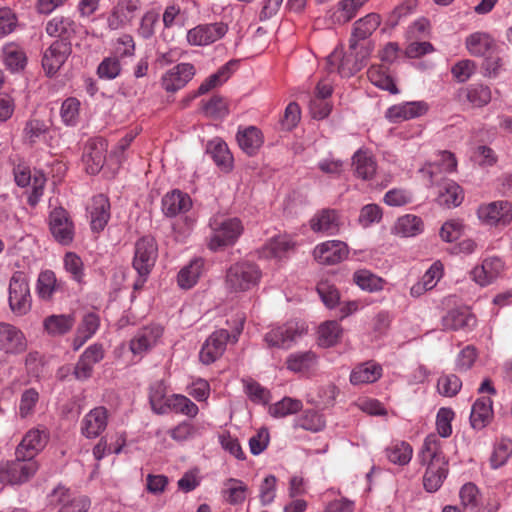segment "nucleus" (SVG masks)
Wrapping results in <instances>:
<instances>
[{"label": "nucleus", "mask_w": 512, "mask_h": 512, "mask_svg": "<svg viewBox=\"0 0 512 512\" xmlns=\"http://www.w3.org/2000/svg\"><path fill=\"white\" fill-rule=\"evenodd\" d=\"M27 348V340L18 328L2 323V352L15 355L23 353Z\"/></svg>", "instance_id": "nucleus-28"}, {"label": "nucleus", "mask_w": 512, "mask_h": 512, "mask_svg": "<svg viewBox=\"0 0 512 512\" xmlns=\"http://www.w3.org/2000/svg\"><path fill=\"white\" fill-rule=\"evenodd\" d=\"M313 255L320 264L334 265L342 262L348 256L346 243L339 240H329L318 244Z\"/></svg>", "instance_id": "nucleus-17"}, {"label": "nucleus", "mask_w": 512, "mask_h": 512, "mask_svg": "<svg viewBox=\"0 0 512 512\" xmlns=\"http://www.w3.org/2000/svg\"><path fill=\"white\" fill-rule=\"evenodd\" d=\"M418 458L422 465L427 466L423 477L424 488L428 492L437 491L448 475V459L436 434L426 436Z\"/></svg>", "instance_id": "nucleus-1"}, {"label": "nucleus", "mask_w": 512, "mask_h": 512, "mask_svg": "<svg viewBox=\"0 0 512 512\" xmlns=\"http://www.w3.org/2000/svg\"><path fill=\"white\" fill-rule=\"evenodd\" d=\"M72 52L71 43L65 40L54 41L44 52L42 67L47 76L55 75Z\"/></svg>", "instance_id": "nucleus-12"}, {"label": "nucleus", "mask_w": 512, "mask_h": 512, "mask_svg": "<svg viewBox=\"0 0 512 512\" xmlns=\"http://www.w3.org/2000/svg\"><path fill=\"white\" fill-rule=\"evenodd\" d=\"M64 269L73 280L81 282L84 277V264L82 259L74 252H67L63 258Z\"/></svg>", "instance_id": "nucleus-60"}, {"label": "nucleus", "mask_w": 512, "mask_h": 512, "mask_svg": "<svg viewBox=\"0 0 512 512\" xmlns=\"http://www.w3.org/2000/svg\"><path fill=\"white\" fill-rule=\"evenodd\" d=\"M380 16L376 13H370L357 20L353 24L352 34L349 40V49L357 50L358 42L367 39L380 25Z\"/></svg>", "instance_id": "nucleus-27"}, {"label": "nucleus", "mask_w": 512, "mask_h": 512, "mask_svg": "<svg viewBox=\"0 0 512 512\" xmlns=\"http://www.w3.org/2000/svg\"><path fill=\"white\" fill-rule=\"evenodd\" d=\"M227 31V25L222 22L198 25L187 32V42L192 46H206L223 38Z\"/></svg>", "instance_id": "nucleus-14"}, {"label": "nucleus", "mask_w": 512, "mask_h": 512, "mask_svg": "<svg viewBox=\"0 0 512 512\" xmlns=\"http://www.w3.org/2000/svg\"><path fill=\"white\" fill-rule=\"evenodd\" d=\"M455 413L450 408H440L436 416V429L438 434L447 438L452 434V420L454 419Z\"/></svg>", "instance_id": "nucleus-63"}, {"label": "nucleus", "mask_w": 512, "mask_h": 512, "mask_svg": "<svg viewBox=\"0 0 512 512\" xmlns=\"http://www.w3.org/2000/svg\"><path fill=\"white\" fill-rule=\"evenodd\" d=\"M79 494H75L69 488L58 485L47 496L48 504L53 507H64L73 501Z\"/></svg>", "instance_id": "nucleus-62"}, {"label": "nucleus", "mask_w": 512, "mask_h": 512, "mask_svg": "<svg viewBox=\"0 0 512 512\" xmlns=\"http://www.w3.org/2000/svg\"><path fill=\"white\" fill-rule=\"evenodd\" d=\"M342 334L343 329L337 321H326L318 328V343L325 348L332 347L340 341Z\"/></svg>", "instance_id": "nucleus-46"}, {"label": "nucleus", "mask_w": 512, "mask_h": 512, "mask_svg": "<svg viewBox=\"0 0 512 512\" xmlns=\"http://www.w3.org/2000/svg\"><path fill=\"white\" fill-rule=\"evenodd\" d=\"M465 45L471 55L486 56L495 47V40L486 32H475L466 38Z\"/></svg>", "instance_id": "nucleus-40"}, {"label": "nucleus", "mask_w": 512, "mask_h": 512, "mask_svg": "<svg viewBox=\"0 0 512 512\" xmlns=\"http://www.w3.org/2000/svg\"><path fill=\"white\" fill-rule=\"evenodd\" d=\"M369 81L376 87L389 91L392 94L398 93L392 77L388 74L387 69L383 66H371L367 71Z\"/></svg>", "instance_id": "nucleus-50"}, {"label": "nucleus", "mask_w": 512, "mask_h": 512, "mask_svg": "<svg viewBox=\"0 0 512 512\" xmlns=\"http://www.w3.org/2000/svg\"><path fill=\"white\" fill-rule=\"evenodd\" d=\"M191 198L187 193L180 190H173L167 193L162 199V211L168 217H175L190 210Z\"/></svg>", "instance_id": "nucleus-29"}, {"label": "nucleus", "mask_w": 512, "mask_h": 512, "mask_svg": "<svg viewBox=\"0 0 512 512\" xmlns=\"http://www.w3.org/2000/svg\"><path fill=\"white\" fill-rule=\"evenodd\" d=\"M429 105L425 101L404 102L393 105L386 111V118L394 123L410 120L425 115Z\"/></svg>", "instance_id": "nucleus-21"}, {"label": "nucleus", "mask_w": 512, "mask_h": 512, "mask_svg": "<svg viewBox=\"0 0 512 512\" xmlns=\"http://www.w3.org/2000/svg\"><path fill=\"white\" fill-rule=\"evenodd\" d=\"M80 101L77 98L69 97L61 105L60 116L67 126H75L79 120Z\"/></svg>", "instance_id": "nucleus-56"}, {"label": "nucleus", "mask_w": 512, "mask_h": 512, "mask_svg": "<svg viewBox=\"0 0 512 512\" xmlns=\"http://www.w3.org/2000/svg\"><path fill=\"white\" fill-rule=\"evenodd\" d=\"M462 387L461 379L455 374H445L439 377L437 382L438 392L445 397H453Z\"/></svg>", "instance_id": "nucleus-59"}, {"label": "nucleus", "mask_w": 512, "mask_h": 512, "mask_svg": "<svg viewBox=\"0 0 512 512\" xmlns=\"http://www.w3.org/2000/svg\"><path fill=\"white\" fill-rule=\"evenodd\" d=\"M318 363L317 355L312 351L295 352L286 359V367L294 373H308L314 370Z\"/></svg>", "instance_id": "nucleus-36"}, {"label": "nucleus", "mask_w": 512, "mask_h": 512, "mask_svg": "<svg viewBox=\"0 0 512 512\" xmlns=\"http://www.w3.org/2000/svg\"><path fill=\"white\" fill-rule=\"evenodd\" d=\"M77 24L70 17L55 16L46 24V32L52 37L69 39L76 34Z\"/></svg>", "instance_id": "nucleus-41"}, {"label": "nucleus", "mask_w": 512, "mask_h": 512, "mask_svg": "<svg viewBox=\"0 0 512 512\" xmlns=\"http://www.w3.org/2000/svg\"><path fill=\"white\" fill-rule=\"evenodd\" d=\"M292 248L291 243L283 237H276L268 241L261 249L263 258H282Z\"/></svg>", "instance_id": "nucleus-54"}, {"label": "nucleus", "mask_w": 512, "mask_h": 512, "mask_svg": "<svg viewBox=\"0 0 512 512\" xmlns=\"http://www.w3.org/2000/svg\"><path fill=\"white\" fill-rule=\"evenodd\" d=\"M121 73L120 60L116 56L105 57L97 68V75L100 79L112 80Z\"/></svg>", "instance_id": "nucleus-58"}, {"label": "nucleus", "mask_w": 512, "mask_h": 512, "mask_svg": "<svg viewBox=\"0 0 512 512\" xmlns=\"http://www.w3.org/2000/svg\"><path fill=\"white\" fill-rule=\"evenodd\" d=\"M2 60L8 70L19 72L27 63L24 49L17 43H8L2 49Z\"/></svg>", "instance_id": "nucleus-37"}, {"label": "nucleus", "mask_w": 512, "mask_h": 512, "mask_svg": "<svg viewBox=\"0 0 512 512\" xmlns=\"http://www.w3.org/2000/svg\"><path fill=\"white\" fill-rule=\"evenodd\" d=\"M88 213L90 215L91 229L95 232L102 231L110 219L109 199L103 194L94 196L88 207Z\"/></svg>", "instance_id": "nucleus-26"}, {"label": "nucleus", "mask_w": 512, "mask_h": 512, "mask_svg": "<svg viewBox=\"0 0 512 512\" xmlns=\"http://www.w3.org/2000/svg\"><path fill=\"white\" fill-rule=\"evenodd\" d=\"M493 401L489 397H481L475 401L470 414L471 426L476 430L486 427L493 417Z\"/></svg>", "instance_id": "nucleus-32"}, {"label": "nucleus", "mask_w": 512, "mask_h": 512, "mask_svg": "<svg viewBox=\"0 0 512 512\" xmlns=\"http://www.w3.org/2000/svg\"><path fill=\"white\" fill-rule=\"evenodd\" d=\"M211 235L208 248L218 251L234 245L243 232V225L238 218H215L210 221Z\"/></svg>", "instance_id": "nucleus-5"}, {"label": "nucleus", "mask_w": 512, "mask_h": 512, "mask_svg": "<svg viewBox=\"0 0 512 512\" xmlns=\"http://www.w3.org/2000/svg\"><path fill=\"white\" fill-rule=\"evenodd\" d=\"M360 8L351 0H341L328 11V18L333 24H345L352 20Z\"/></svg>", "instance_id": "nucleus-44"}, {"label": "nucleus", "mask_w": 512, "mask_h": 512, "mask_svg": "<svg viewBox=\"0 0 512 512\" xmlns=\"http://www.w3.org/2000/svg\"><path fill=\"white\" fill-rule=\"evenodd\" d=\"M248 491L249 488L243 481L229 478L224 482L222 495L227 503L239 505L245 501Z\"/></svg>", "instance_id": "nucleus-43"}, {"label": "nucleus", "mask_w": 512, "mask_h": 512, "mask_svg": "<svg viewBox=\"0 0 512 512\" xmlns=\"http://www.w3.org/2000/svg\"><path fill=\"white\" fill-rule=\"evenodd\" d=\"M512 454V441L502 439L494 447L493 453L490 458L492 468L496 469L503 466Z\"/></svg>", "instance_id": "nucleus-61"}, {"label": "nucleus", "mask_w": 512, "mask_h": 512, "mask_svg": "<svg viewBox=\"0 0 512 512\" xmlns=\"http://www.w3.org/2000/svg\"><path fill=\"white\" fill-rule=\"evenodd\" d=\"M108 143L103 138H94L87 142L82 160L87 173L95 175L103 168L106 160Z\"/></svg>", "instance_id": "nucleus-15"}, {"label": "nucleus", "mask_w": 512, "mask_h": 512, "mask_svg": "<svg viewBox=\"0 0 512 512\" xmlns=\"http://www.w3.org/2000/svg\"><path fill=\"white\" fill-rule=\"evenodd\" d=\"M163 334V328L160 325H149L137 331L130 341V350L133 354L141 355L152 349Z\"/></svg>", "instance_id": "nucleus-20"}, {"label": "nucleus", "mask_w": 512, "mask_h": 512, "mask_svg": "<svg viewBox=\"0 0 512 512\" xmlns=\"http://www.w3.org/2000/svg\"><path fill=\"white\" fill-rule=\"evenodd\" d=\"M475 325L476 318L468 309L450 310L442 318V326L445 330L471 329Z\"/></svg>", "instance_id": "nucleus-34"}, {"label": "nucleus", "mask_w": 512, "mask_h": 512, "mask_svg": "<svg viewBox=\"0 0 512 512\" xmlns=\"http://www.w3.org/2000/svg\"><path fill=\"white\" fill-rule=\"evenodd\" d=\"M413 195L410 191L402 188H393L387 191L383 201L388 206L399 207L411 203Z\"/></svg>", "instance_id": "nucleus-64"}, {"label": "nucleus", "mask_w": 512, "mask_h": 512, "mask_svg": "<svg viewBox=\"0 0 512 512\" xmlns=\"http://www.w3.org/2000/svg\"><path fill=\"white\" fill-rule=\"evenodd\" d=\"M48 440V434L45 430L38 428L29 430L16 448V456L35 460L36 455L42 451Z\"/></svg>", "instance_id": "nucleus-18"}, {"label": "nucleus", "mask_w": 512, "mask_h": 512, "mask_svg": "<svg viewBox=\"0 0 512 512\" xmlns=\"http://www.w3.org/2000/svg\"><path fill=\"white\" fill-rule=\"evenodd\" d=\"M8 302L11 311L18 316L27 314L31 309L32 298L27 276L17 271L10 279L8 288Z\"/></svg>", "instance_id": "nucleus-7"}, {"label": "nucleus", "mask_w": 512, "mask_h": 512, "mask_svg": "<svg viewBox=\"0 0 512 512\" xmlns=\"http://www.w3.org/2000/svg\"><path fill=\"white\" fill-rule=\"evenodd\" d=\"M204 268V260L201 258L193 259L187 266L183 267L177 277L178 284L183 289H190L193 287L199 277L201 276Z\"/></svg>", "instance_id": "nucleus-45"}, {"label": "nucleus", "mask_w": 512, "mask_h": 512, "mask_svg": "<svg viewBox=\"0 0 512 512\" xmlns=\"http://www.w3.org/2000/svg\"><path fill=\"white\" fill-rule=\"evenodd\" d=\"M75 322L73 314H53L43 320V329L52 337L62 336L72 330Z\"/></svg>", "instance_id": "nucleus-31"}, {"label": "nucleus", "mask_w": 512, "mask_h": 512, "mask_svg": "<svg viewBox=\"0 0 512 512\" xmlns=\"http://www.w3.org/2000/svg\"><path fill=\"white\" fill-rule=\"evenodd\" d=\"M459 97L473 108H482L491 101L492 92L489 86L474 83L460 89Z\"/></svg>", "instance_id": "nucleus-30"}, {"label": "nucleus", "mask_w": 512, "mask_h": 512, "mask_svg": "<svg viewBox=\"0 0 512 512\" xmlns=\"http://www.w3.org/2000/svg\"><path fill=\"white\" fill-rule=\"evenodd\" d=\"M140 0H120L107 16V26L110 30H118L130 24L135 12L140 9Z\"/></svg>", "instance_id": "nucleus-16"}, {"label": "nucleus", "mask_w": 512, "mask_h": 512, "mask_svg": "<svg viewBox=\"0 0 512 512\" xmlns=\"http://www.w3.org/2000/svg\"><path fill=\"white\" fill-rule=\"evenodd\" d=\"M261 278L259 267L249 261L231 265L225 276V288L232 293L246 292L256 286Z\"/></svg>", "instance_id": "nucleus-3"}, {"label": "nucleus", "mask_w": 512, "mask_h": 512, "mask_svg": "<svg viewBox=\"0 0 512 512\" xmlns=\"http://www.w3.org/2000/svg\"><path fill=\"white\" fill-rule=\"evenodd\" d=\"M385 453L391 463L403 466L410 462L413 448L405 441H395L386 448Z\"/></svg>", "instance_id": "nucleus-48"}, {"label": "nucleus", "mask_w": 512, "mask_h": 512, "mask_svg": "<svg viewBox=\"0 0 512 512\" xmlns=\"http://www.w3.org/2000/svg\"><path fill=\"white\" fill-rule=\"evenodd\" d=\"M309 224L311 230L315 233L335 235L340 230V216L334 209H322L315 213Z\"/></svg>", "instance_id": "nucleus-24"}, {"label": "nucleus", "mask_w": 512, "mask_h": 512, "mask_svg": "<svg viewBox=\"0 0 512 512\" xmlns=\"http://www.w3.org/2000/svg\"><path fill=\"white\" fill-rule=\"evenodd\" d=\"M157 257L158 246L153 237L145 236L136 242L132 265L137 271L139 278L134 284L135 289L144 285L147 277L155 266Z\"/></svg>", "instance_id": "nucleus-4"}, {"label": "nucleus", "mask_w": 512, "mask_h": 512, "mask_svg": "<svg viewBox=\"0 0 512 512\" xmlns=\"http://www.w3.org/2000/svg\"><path fill=\"white\" fill-rule=\"evenodd\" d=\"M49 229L54 239L62 245H69L74 239V224L68 212L62 207L51 211Z\"/></svg>", "instance_id": "nucleus-10"}, {"label": "nucleus", "mask_w": 512, "mask_h": 512, "mask_svg": "<svg viewBox=\"0 0 512 512\" xmlns=\"http://www.w3.org/2000/svg\"><path fill=\"white\" fill-rule=\"evenodd\" d=\"M108 424V412L103 406L90 410L80 422L81 434L88 438H97L106 429Z\"/></svg>", "instance_id": "nucleus-19"}, {"label": "nucleus", "mask_w": 512, "mask_h": 512, "mask_svg": "<svg viewBox=\"0 0 512 512\" xmlns=\"http://www.w3.org/2000/svg\"><path fill=\"white\" fill-rule=\"evenodd\" d=\"M353 166L357 177L363 180L371 179L376 173L374 158L364 151H357L353 156Z\"/></svg>", "instance_id": "nucleus-49"}, {"label": "nucleus", "mask_w": 512, "mask_h": 512, "mask_svg": "<svg viewBox=\"0 0 512 512\" xmlns=\"http://www.w3.org/2000/svg\"><path fill=\"white\" fill-rule=\"evenodd\" d=\"M169 411H175L189 417H195L198 414V406L189 398L183 395L174 394L169 396Z\"/></svg>", "instance_id": "nucleus-55"}, {"label": "nucleus", "mask_w": 512, "mask_h": 512, "mask_svg": "<svg viewBox=\"0 0 512 512\" xmlns=\"http://www.w3.org/2000/svg\"><path fill=\"white\" fill-rule=\"evenodd\" d=\"M64 288L65 282L58 279L54 271L46 269L39 273L35 291L40 300L51 301L54 295L63 292Z\"/></svg>", "instance_id": "nucleus-22"}, {"label": "nucleus", "mask_w": 512, "mask_h": 512, "mask_svg": "<svg viewBox=\"0 0 512 512\" xmlns=\"http://www.w3.org/2000/svg\"><path fill=\"white\" fill-rule=\"evenodd\" d=\"M203 112L206 116L214 119L224 118L229 113L226 99L219 95H214L209 101L204 103Z\"/></svg>", "instance_id": "nucleus-57"}, {"label": "nucleus", "mask_w": 512, "mask_h": 512, "mask_svg": "<svg viewBox=\"0 0 512 512\" xmlns=\"http://www.w3.org/2000/svg\"><path fill=\"white\" fill-rule=\"evenodd\" d=\"M236 140L240 149L248 156H254L264 143V136L256 126H239Z\"/></svg>", "instance_id": "nucleus-25"}, {"label": "nucleus", "mask_w": 512, "mask_h": 512, "mask_svg": "<svg viewBox=\"0 0 512 512\" xmlns=\"http://www.w3.org/2000/svg\"><path fill=\"white\" fill-rule=\"evenodd\" d=\"M234 65L235 63L230 61L225 65L221 66L216 73L210 75L201 83L197 91L193 94V97H198L203 94H206L210 90L226 82L232 75Z\"/></svg>", "instance_id": "nucleus-42"}, {"label": "nucleus", "mask_w": 512, "mask_h": 512, "mask_svg": "<svg viewBox=\"0 0 512 512\" xmlns=\"http://www.w3.org/2000/svg\"><path fill=\"white\" fill-rule=\"evenodd\" d=\"M353 280L362 290L368 292L381 291L385 284L381 277L366 269L357 270L353 275Z\"/></svg>", "instance_id": "nucleus-51"}, {"label": "nucleus", "mask_w": 512, "mask_h": 512, "mask_svg": "<svg viewBox=\"0 0 512 512\" xmlns=\"http://www.w3.org/2000/svg\"><path fill=\"white\" fill-rule=\"evenodd\" d=\"M39 466L36 460L17 457L2 469V483L20 485L29 481L37 472Z\"/></svg>", "instance_id": "nucleus-8"}, {"label": "nucleus", "mask_w": 512, "mask_h": 512, "mask_svg": "<svg viewBox=\"0 0 512 512\" xmlns=\"http://www.w3.org/2000/svg\"><path fill=\"white\" fill-rule=\"evenodd\" d=\"M503 270L504 263L500 258L489 257L471 271V276L480 286H487L494 282L502 274Z\"/></svg>", "instance_id": "nucleus-23"}, {"label": "nucleus", "mask_w": 512, "mask_h": 512, "mask_svg": "<svg viewBox=\"0 0 512 512\" xmlns=\"http://www.w3.org/2000/svg\"><path fill=\"white\" fill-rule=\"evenodd\" d=\"M207 153L222 171L229 172L232 170L233 156L223 140L216 138L209 141L207 144Z\"/></svg>", "instance_id": "nucleus-33"}, {"label": "nucleus", "mask_w": 512, "mask_h": 512, "mask_svg": "<svg viewBox=\"0 0 512 512\" xmlns=\"http://www.w3.org/2000/svg\"><path fill=\"white\" fill-rule=\"evenodd\" d=\"M463 200V192L461 187L453 182H446L442 189L439 190L438 202L441 205L458 206Z\"/></svg>", "instance_id": "nucleus-53"}, {"label": "nucleus", "mask_w": 512, "mask_h": 512, "mask_svg": "<svg viewBox=\"0 0 512 512\" xmlns=\"http://www.w3.org/2000/svg\"><path fill=\"white\" fill-rule=\"evenodd\" d=\"M302 408L303 403L301 400L284 397L269 407V413L275 418H283L299 412Z\"/></svg>", "instance_id": "nucleus-52"}, {"label": "nucleus", "mask_w": 512, "mask_h": 512, "mask_svg": "<svg viewBox=\"0 0 512 512\" xmlns=\"http://www.w3.org/2000/svg\"><path fill=\"white\" fill-rule=\"evenodd\" d=\"M382 376V367L374 361L357 365L350 374L352 385H362L376 382Z\"/></svg>", "instance_id": "nucleus-35"}, {"label": "nucleus", "mask_w": 512, "mask_h": 512, "mask_svg": "<svg viewBox=\"0 0 512 512\" xmlns=\"http://www.w3.org/2000/svg\"><path fill=\"white\" fill-rule=\"evenodd\" d=\"M306 333L305 324L290 320L280 325L273 326L265 335L264 342L269 348L287 350Z\"/></svg>", "instance_id": "nucleus-6"}, {"label": "nucleus", "mask_w": 512, "mask_h": 512, "mask_svg": "<svg viewBox=\"0 0 512 512\" xmlns=\"http://www.w3.org/2000/svg\"><path fill=\"white\" fill-rule=\"evenodd\" d=\"M235 326L233 327L231 333H229L226 329H219L213 332L203 344L199 358L203 364L209 365L215 362L218 358L222 356L226 349V344L230 342H237L239 335L242 333L244 326V317L236 316L233 319Z\"/></svg>", "instance_id": "nucleus-2"}, {"label": "nucleus", "mask_w": 512, "mask_h": 512, "mask_svg": "<svg viewBox=\"0 0 512 512\" xmlns=\"http://www.w3.org/2000/svg\"><path fill=\"white\" fill-rule=\"evenodd\" d=\"M149 402L156 414L169 412V397L166 396V386L163 381H156L150 386Z\"/></svg>", "instance_id": "nucleus-47"}, {"label": "nucleus", "mask_w": 512, "mask_h": 512, "mask_svg": "<svg viewBox=\"0 0 512 512\" xmlns=\"http://www.w3.org/2000/svg\"><path fill=\"white\" fill-rule=\"evenodd\" d=\"M196 69L191 63H179L167 70L160 79L161 87L167 93H176L192 80Z\"/></svg>", "instance_id": "nucleus-11"}, {"label": "nucleus", "mask_w": 512, "mask_h": 512, "mask_svg": "<svg viewBox=\"0 0 512 512\" xmlns=\"http://www.w3.org/2000/svg\"><path fill=\"white\" fill-rule=\"evenodd\" d=\"M424 230L423 220L413 214H405L397 219L392 233L401 237H414Z\"/></svg>", "instance_id": "nucleus-38"}, {"label": "nucleus", "mask_w": 512, "mask_h": 512, "mask_svg": "<svg viewBox=\"0 0 512 512\" xmlns=\"http://www.w3.org/2000/svg\"><path fill=\"white\" fill-rule=\"evenodd\" d=\"M457 161L454 155L448 151H440L437 159L433 163H429L421 172L430 178L431 184L434 183V177L438 172H453L456 169Z\"/></svg>", "instance_id": "nucleus-39"}, {"label": "nucleus", "mask_w": 512, "mask_h": 512, "mask_svg": "<svg viewBox=\"0 0 512 512\" xmlns=\"http://www.w3.org/2000/svg\"><path fill=\"white\" fill-rule=\"evenodd\" d=\"M477 215L480 221L490 226H506L512 222V205L508 201H494L479 206Z\"/></svg>", "instance_id": "nucleus-9"}, {"label": "nucleus", "mask_w": 512, "mask_h": 512, "mask_svg": "<svg viewBox=\"0 0 512 512\" xmlns=\"http://www.w3.org/2000/svg\"><path fill=\"white\" fill-rule=\"evenodd\" d=\"M350 50V53L344 54L342 49H334L326 58V69L329 73L337 72L342 77H350L362 68V63L357 56Z\"/></svg>", "instance_id": "nucleus-13"}]
</instances>
